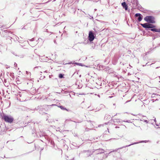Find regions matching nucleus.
Instances as JSON below:
<instances>
[{"mask_svg": "<svg viewBox=\"0 0 160 160\" xmlns=\"http://www.w3.org/2000/svg\"><path fill=\"white\" fill-rule=\"evenodd\" d=\"M2 119H3L5 122L10 123L12 122L14 120V118L12 117L7 115H3Z\"/></svg>", "mask_w": 160, "mask_h": 160, "instance_id": "nucleus-1", "label": "nucleus"}, {"mask_svg": "<svg viewBox=\"0 0 160 160\" xmlns=\"http://www.w3.org/2000/svg\"><path fill=\"white\" fill-rule=\"evenodd\" d=\"M145 21L150 23H154L155 22L154 18L152 16H148L144 18Z\"/></svg>", "mask_w": 160, "mask_h": 160, "instance_id": "nucleus-2", "label": "nucleus"}, {"mask_svg": "<svg viewBox=\"0 0 160 160\" xmlns=\"http://www.w3.org/2000/svg\"><path fill=\"white\" fill-rule=\"evenodd\" d=\"M140 24L142 27L145 28H152L155 27V25L148 23H141Z\"/></svg>", "mask_w": 160, "mask_h": 160, "instance_id": "nucleus-3", "label": "nucleus"}, {"mask_svg": "<svg viewBox=\"0 0 160 160\" xmlns=\"http://www.w3.org/2000/svg\"><path fill=\"white\" fill-rule=\"evenodd\" d=\"M94 34L93 33L92 31H90L89 33V40L91 42L95 38V36H94Z\"/></svg>", "mask_w": 160, "mask_h": 160, "instance_id": "nucleus-4", "label": "nucleus"}, {"mask_svg": "<svg viewBox=\"0 0 160 160\" xmlns=\"http://www.w3.org/2000/svg\"><path fill=\"white\" fill-rule=\"evenodd\" d=\"M135 16L136 17H138V21H141L142 19V15L140 13H136L135 15Z\"/></svg>", "mask_w": 160, "mask_h": 160, "instance_id": "nucleus-5", "label": "nucleus"}, {"mask_svg": "<svg viewBox=\"0 0 160 160\" xmlns=\"http://www.w3.org/2000/svg\"><path fill=\"white\" fill-rule=\"evenodd\" d=\"M122 5L123 8H124L126 10H127L128 8V6L126 4L125 2H124L122 3Z\"/></svg>", "mask_w": 160, "mask_h": 160, "instance_id": "nucleus-6", "label": "nucleus"}, {"mask_svg": "<svg viewBox=\"0 0 160 160\" xmlns=\"http://www.w3.org/2000/svg\"><path fill=\"white\" fill-rule=\"evenodd\" d=\"M151 31H152L158 32H160V29H157L156 28H152L151 29Z\"/></svg>", "mask_w": 160, "mask_h": 160, "instance_id": "nucleus-7", "label": "nucleus"}, {"mask_svg": "<svg viewBox=\"0 0 160 160\" xmlns=\"http://www.w3.org/2000/svg\"><path fill=\"white\" fill-rule=\"evenodd\" d=\"M59 108L62 110H65L67 111H68V110L66 108H64L63 106H61L59 107Z\"/></svg>", "mask_w": 160, "mask_h": 160, "instance_id": "nucleus-8", "label": "nucleus"}, {"mask_svg": "<svg viewBox=\"0 0 160 160\" xmlns=\"http://www.w3.org/2000/svg\"><path fill=\"white\" fill-rule=\"evenodd\" d=\"M59 77L60 78H62L63 77V75L62 74H60L59 75Z\"/></svg>", "mask_w": 160, "mask_h": 160, "instance_id": "nucleus-9", "label": "nucleus"}]
</instances>
